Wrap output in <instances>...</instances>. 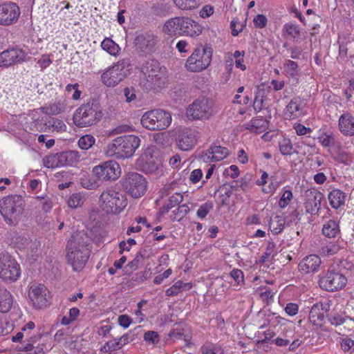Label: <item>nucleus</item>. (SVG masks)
Wrapping results in <instances>:
<instances>
[{
  "instance_id": "f257e3e1",
  "label": "nucleus",
  "mask_w": 354,
  "mask_h": 354,
  "mask_svg": "<svg viewBox=\"0 0 354 354\" xmlns=\"http://www.w3.org/2000/svg\"><path fill=\"white\" fill-rule=\"evenodd\" d=\"M89 241L86 235L80 233L73 235L68 241L66 258L75 271L82 270L89 258Z\"/></svg>"
},
{
  "instance_id": "f03ea898",
  "label": "nucleus",
  "mask_w": 354,
  "mask_h": 354,
  "mask_svg": "<svg viewBox=\"0 0 354 354\" xmlns=\"http://www.w3.org/2000/svg\"><path fill=\"white\" fill-rule=\"evenodd\" d=\"M140 139L134 135H127L115 138L105 149V153L109 157L118 159L131 158L139 147Z\"/></svg>"
},
{
  "instance_id": "7ed1b4c3",
  "label": "nucleus",
  "mask_w": 354,
  "mask_h": 354,
  "mask_svg": "<svg viewBox=\"0 0 354 354\" xmlns=\"http://www.w3.org/2000/svg\"><path fill=\"white\" fill-rule=\"evenodd\" d=\"M102 116L99 104L93 100L80 106L73 115L74 124L80 128L95 124Z\"/></svg>"
},
{
  "instance_id": "20e7f679",
  "label": "nucleus",
  "mask_w": 354,
  "mask_h": 354,
  "mask_svg": "<svg viewBox=\"0 0 354 354\" xmlns=\"http://www.w3.org/2000/svg\"><path fill=\"white\" fill-rule=\"evenodd\" d=\"M23 199L19 195H11L0 200V214L10 225H16L23 210Z\"/></svg>"
},
{
  "instance_id": "39448f33",
  "label": "nucleus",
  "mask_w": 354,
  "mask_h": 354,
  "mask_svg": "<svg viewBox=\"0 0 354 354\" xmlns=\"http://www.w3.org/2000/svg\"><path fill=\"white\" fill-rule=\"evenodd\" d=\"M141 71L151 88L156 89L165 85V71L157 60L152 59L146 61L142 66Z\"/></svg>"
},
{
  "instance_id": "423d86ee",
  "label": "nucleus",
  "mask_w": 354,
  "mask_h": 354,
  "mask_svg": "<svg viewBox=\"0 0 354 354\" xmlns=\"http://www.w3.org/2000/svg\"><path fill=\"white\" fill-rule=\"evenodd\" d=\"M171 122L170 113L162 109L147 111L141 118L142 127L152 131L165 129L169 126Z\"/></svg>"
},
{
  "instance_id": "0eeeda50",
  "label": "nucleus",
  "mask_w": 354,
  "mask_h": 354,
  "mask_svg": "<svg viewBox=\"0 0 354 354\" xmlns=\"http://www.w3.org/2000/svg\"><path fill=\"white\" fill-rule=\"evenodd\" d=\"M100 200L106 212L118 213L127 205L125 196L112 188L105 189L100 195Z\"/></svg>"
},
{
  "instance_id": "6e6552de",
  "label": "nucleus",
  "mask_w": 354,
  "mask_h": 354,
  "mask_svg": "<svg viewBox=\"0 0 354 354\" xmlns=\"http://www.w3.org/2000/svg\"><path fill=\"white\" fill-rule=\"evenodd\" d=\"M147 182L140 174L131 172L122 180V189L131 197L137 198L144 195Z\"/></svg>"
},
{
  "instance_id": "1a4fd4ad",
  "label": "nucleus",
  "mask_w": 354,
  "mask_h": 354,
  "mask_svg": "<svg viewBox=\"0 0 354 354\" xmlns=\"http://www.w3.org/2000/svg\"><path fill=\"white\" fill-rule=\"evenodd\" d=\"M21 275L19 264L8 253L0 254V278L6 283L15 282Z\"/></svg>"
},
{
  "instance_id": "9d476101",
  "label": "nucleus",
  "mask_w": 354,
  "mask_h": 354,
  "mask_svg": "<svg viewBox=\"0 0 354 354\" xmlns=\"http://www.w3.org/2000/svg\"><path fill=\"white\" fill-rule=\"evenodd\" d=\"M212 57L210 47H198L186 62L187 70L193 72L201 71L209 65Z\"/></svg>"
},
{
  "instance_id": "9b49d317",
  "label": "nucleus",
  "mask_w": 354,
  "mask_h": 354,
  "mask_svg": "<svg viewBox=\"0 0 354 354\" xmlns=\"http://www.w3.org/2000/svg\"><path fill=\"white\" fill-rule=\"evenodd\" d=\"M129 62L122 59L117 62L102 75V82L109 87H113L122 82L129 71Z\"/></svg>"
},
{
  "instance_id": "f8f14e48",
  "label": "nucleus",
  "mask_w": 354,
  "mask_h": 354,
  "mask_svg": "<svg viewBox=\"0 0 354 354\" xmlns=\"http://www.w3.org/2000/svg\"><path fill=\"white\" fill-rule=\"evenodd\" d=\"M347 279L338 271L328 270L319 278V287L326 291H337L340 290L346 284Z\"/></svg>"
},
{
  "instance_id": "ddd939ff",
  "label": "nucleus",
  "mask_w": 354,
  "mask_h": 354,
  "mask_svg": "<svg viewBox=\"0 0 354 354\" xmlns=\"http://www.w3.org/2000/svg\"><path fill=\"white\" fill-rule=\"evenodd\" d=\"M155 153L156 148L153 146L143 150L136 162V165L141 171L147 174H153L158 169L160 163Z\"/></svg>"
},
{
  "instance_id": "4468645a",
  "label": "nucleus",
  "mask_w": 354,
  "mask_h": 354,
  "mask_svg": "<svg viewBox=\"0 0 354 354\" xmlns=\"http://www.w3.org/2000/svg\"><path fill=\"white\" fill-rule=\"evenodd\" d=\"M212 112L211 102L205 97L196 100L187 109V117L194 120L208 119Z\"/></svg>"
},
{
  "instance_id": "2eb2a0df",
  "label": "nucleus",
  "mask_w": 354,
  "mask_h": 354,
  "mask_svg": "<svg viewBox=\"0 0 354 354\" xmlns=\"http://www.w3.org/2000/svg\"><path fill=\"white\" fill-rule=\"evenodd\" d=\"M95 176L101 180H115L120 176V167L118 162L113 160L106 161L93 168Z\"/></svg>"
},
{
  "instance_id": "dca6fc26",
  "label": "nucleus",
  "mask_w": 354,
  "mask_h": 354,
  "mask_svg": "<svg viewBox=\"0 0 354 354\" xmlns=\"http://www.w3.org/2000/svg\"><path fill=\"white\" fill-rule=\"evenodd\" d=\"M49 295V291L42 284L31 286L28 292V297L37 308H41L47 306L50 298Z\"/></svg>"
},
{
  "instance_id": "f3484780",
  "label": "nucleus",
  "mask_w": 354,
  "mask_h": 354,
  "mask_svg": "<svg viewBox=\"0 0 354 354\" xmlns=\"http://www.w3.org/2000/svg\"><path fill=\"white\" fill-rule=\"evenodd\" d=\"M20 10L16 3L8 2L0 6V24L8 26L18 19Z\"/></svg>"
},
{
  "instance_id": "a211bd4d",
  "label": "nucleus",
  "mask_w": 354,
  "mask_h": 354,
  "mask_svg": "<svg viewBox=\"0 0 354 354\" xmlns=\"http://www.w3.org/2000/svg\"><path fill=\"white\" fill-rule=\"evenodd\" d=\"M26 53L19 48H9L0 53V67L10 66L24 61Z\"/></svg>"
},
{
  "instance_id": "6ab92c4d",
  "label": "nucleus",
  "mask_w": 354,
  "mask_h": 354,
  "mask_svg": "<svg viewBox=\"0 0 354 354\" xmlns=\"http://www.w3.org/2000/svg\"><path fill=\"white\" fill-rule=\"evenodd\" d=\"M198 132L192 129H183L178 137L177 144L182 151H189L196 144L198 138Z\"/></svg>"
},
{
  "instance_id": "aec40b11",
  "label": "nucleus",
  "mask_w": 354,
  "mask_h": 354,
  "mask_svg": "<svg viewBox=\"0 0 354 354\" xmlns=\"http://www.w3.org/2000/svg\"><path fill=\"white\" fill-rule=\"evenodd\" d=\"M323 194L315 189H308L305 192V208L308 214L317 213L321 207Z\"/></svg>"
},
{
  "instance_id": "412c9836",
  "label": "nucleus",
  "mask_w": 354,
  "mask_h": 354,
  "mask_svg": "<svg viewBox=\"0 0 354 354\" xmlns=\"http://www.w3.org/2000/svg\"><path fill=\"white\" fill-rule=\"evenodd\" d=\"M186 17H174L167 20L162 28V31L169 35H183Z\"/></svg>"
},
{
  "instance_id": "4be33fe9",
  "label": "nucleus",
  "mask_w": 354,
  "mask_h": 354,
  "mask_svg": "<svg viewBox=\"0 0 354 354\" xmlns=\"http://www.w3.org/2000/svg\"><path fill=\"white\" fill-rule=\"evenodd\" d=\"M157 41V37L148 32L140 34L136 38V46L146 53H151L154 50Z\"/></svg>"
},
{
  "instance_id": "5701e85b",
  "label": "nucleus",
  "mask_w": 354,
  "mask_h": 354,
  "mask_svg": "<svg viewBox=\"0 0 354 354\" xmlns=\"http://www.w3.org/2000/svg\"><path fill=\"white\" fill-rule=\"evenodd\" d=\"M321 264L319 256L311 254L304 258L298 265L299 270L303 274L313 273L317 270Z\"/></svg>"
},
{
  "instance_id": "b1692460",
  "label": "nucleus",
  "mask_w": 354,
  "mask_h": 354,
  "mask_svg": "<svg viewBox=\"0 0 354 354\" xmlns=\"http://www.w3.org/2000/svg\"><path fill=\"white\" fill-rule=\"evenodd\" d=\"M229 155V150L223 147L212 145L209 149L201 155V158L204 162H208L209 160L214 161H220L225 158Z\"/></svg>"
},
{
  "instance_id": "393cba45",
  "label": "nucleus",
  "mask_w": 354,
  "mask_h": 354,
  "mask_svg": "<svg viewBox=\"0 0 354 354\" xmlns=\"http://www.w3.org/2000/svg\"><path fill=\"white\" fill-rule=\"evenodd\" d=\"M339 128L344 136H354V117L349 113H343L339 118Z\"/></svg>"
},
{
  "instance_id": "a878e982",
  "label": "nucleus",
  "mask_w": 354,
  "mask_h": 354,
  "mask_svg": "<svg viewBox=\"0 0 354 354\" xmlns=\"http://www.w3.org/2000/svg\"><path fill=\"white\" fill-rule=\"evenodd\" d=\"M63 152L49 155L44 158V165L48 168H56L66 166Z\"/></svg>"
},
{
  "instance_id": "bb28decb",
  "label": "nucleus",
  "mask_w": 354,
  "mask_h": 354,
  "mask_svg": "<svg viewBox=\"0 0 354 354\" xmlns=\"http://www.w3.org/2000/svg\"><path fill=\"white\" fill-rule=\"evenodd\" d=\"M268 116L265 115L266 118H270L271 115L270 111L267 109ZM268 118H263V116L261 118H253L250 121V122L247 124V129L250 130H252L254 129H257V133H261L264 131L268 126Z\"/></svg>"
},
{
  "instance_id": "cd10ccee",
  "label": "nucleus",
  "mask_w": 354,
  "mask_h": 354,
  "mask_svg": "<svg viewBox=\"0 0 354 354\" xmlns=\"http://www.w3.org/2000/svg\"><path fill=\"white\" fill-rule=\"evenodd\" d=\"M13 299L11 293L6 288H0V311L8 313L12 308Z\"/></svg>"
},
{
  "instance_id": "c85d7f7f",
  "label": "nucleus",
  "mask_w": 354,
  "mask_h": 354,
  "mask_svg": "<svg viewBox=\"0 0 354 354\" xmlns=\"http://www.w3.org/2000/svg\"><path fill=\"white\" fill-rule=\"evenodd\" d=\"M185 28H183V35L195 37L202 32L201 26L191 19L186 17Z\"/></svg>"
},
{
  "instance_id": "c756f323",
  "label": "nucleus",
  "mask_w": 354,
  "mask_h": 354,
  "mask_svg": "<svg viewBox=\"0 0 354 354\" xmlns=\"http://www.w3.org/2000/svg\"><path fill=\"white\" fill-rule=\"evenodd\" d=\"M340 232L339 224L333 221L329 220L326 222L322 227V233L325 236L334 238Z\"/></svg>"
},
{
  "instance_id": "7c9ffc66",
  "label": "nucleus",
  "mask_w": 354,
  "mask_h": 354,
  "mask_svg": "<svg viewBox=\"0 0 354 354\" xmlns=\"http://www.w3.org/2000/svg\"><path fill=\"white\" fill-rule=\"evenodd\" d=\"M321 305L315 304L309 313V320L315 326H322V322L324 320L325 316L323 312L319 309Z\"/></svg>"
},
{
  "instance_id": "2f4dec72",
  "label": "nucleus",
  "mask_w": 354,
  "mask_h": 354,
  "mask_svg": "<svg viewBox=\"0 0 354 354\" xmlns=\"http://www.w3.org/2000/svg\"><path fill=\"white\" fill-rule=\"evenodd\" d=\"M328 200L332 207L337 209L344 203V193L339 189H334L329 193Z\"/></svg>"
},
{
  "instance_id": "473e14b6",
  "label": "nucleus",
  "mask_w": 354,
  "mask_h": 354,
  "mask_svg": "<svg viewBox=\"0 0 354 354\" xmlns=\"http://www.w3.org/2000/svg\"><path fill=\"white\" fill-rule=\"evenodd\" d=\"M149 257L148 251L146 249H141L135 258L127 264V268H129L131 272L136 270L142 263L144 259L149 258Z\"/></svg>"
},
{
  "instance_id": "72a5a7b5",
  "label": "nucleus",
  "mask_w": 354,
  "mask_h": 354,
  "mask_svg": "<svg viewBox=\"0 0 354 354\" xmlns=\"http://www.w3.org/2000/svg\"><path fill=\"white\" fill-rule=\"evenodd\" d=\"M187 328L183 326V324H175L174 328L169 332V336L177 339L183 338L185 341H188L190 337L187 333Z\"/></svg>"
},
{
  "instance_id": "f704fd0d",
  "label": "nucleus",
  "mask_w": 354,
  "mask_h": 354,
  "mask_svg": "<svg viewBox=\"0 0 354 354\" xmlns=\"http://www.w3.org/2000/svg\"><path fill=\"white\" fill-rule=\"evenodd\" d=\"M65 104L61 100L51 104L49 106H42L40 110L42 113L48 115H57L63 112L65 109Z\"/></svg>"
},
{
  "instance_id": "c9c22d12",
  "label": "nucleus",
  "mask_w": 354,
  "mask_h": 354,
  "mask_svg": "<svg viewBox=\"0 0 354 354\" xmlns=\"http://www.w3.org/2000/svg\"><path fill=\"white\" fill-rule=\"evenodd\" d=\"M101 46L110 55L115 56L118 54L120 50L119 46L109 38L104 39L102 42Z\"/></svg>"
},
{
  "instance_id": "e433bc0d",
  "label": "nucleus",
  "mask_w": 354,
  "mask_h": 354,
  "mask_svg": "<svg viewBox=\"0 0 354 354\" xmlns=\"http://www.w3.org/2000/svg\"><path fill=\"white\" fill-rule=\"evenodd\" d=\"M301 104V101L299 97L292 99L286 106V114H288L289 117L297 116V113L300 111Z\"/></svg>"
},
{
  "instance_id": "4c0bfd02",
  "label": "nucleus",
  "mask_w": 354,
  "mask_h": 354,
  "mask_svg": "<svg viewBox=\"0 0 354 354\" xmlns=\"http://www.w3.org/2000/svg\"><path fill=\"white\" fill-rule=\"evenodd\" d=\"M183 199V196L180 194H175L169 197L168 202L162 207V212H167L174 207L179 205Z\"/></svg>"
},
{
  "instance_id": "58836bf2",
  "label": "nucleus",
  "mask_w": 354,
  "mask_h": 354,
  "mask_svg": "<svg viewBox=\"0 0 354 354\" xmlns=\"http://www.w3.org/2000/svg\"><path fill=\"white\" fill-rule=\"evenodd\" d=\"M284 225V219L279 216H276L274 218L270 220V228L272 232L275 234H278L283 230Z\"/></svg>"
},
{
  "instance_id": "ea45409f",
  "label": "nucleus",
  "mask_w": 354,
  "mask_h": 354,
  "mask_svg": "<svg viewBox=\"0 0 354 354\" xmlns=\"http://www.w3.org/2000/svg\"><path fill=\"white\" fill-rule=\"evenodd\" d=\"M95 139L91 135H84L81 136L78 140V146L83 150L90 149L95 144Z\"/></svg>"
},
{
  "instance_id": "a19ab883",
  "label": "nucleus",
  "mask_w": 354,
  "mask_h": 354,
  "mask_svg": "<svg viewBox=\"0 0 354 354\" xmlns=\"http://www.w3.org/2000/svg\"><path fill=\"white\" fill-rule=\"evenodd\" d=\"M169 6L164 2H157L151 8L152 12L156 15H165L169 11Z\"/></svg>"
},
{
  "instance_id": "79ce46f5",
  "label": "nucleus",
  "mask_w": 354,
  "mask_h": 354,
  "mask_svg": "<svg viewBox=\"0 0 354 354\" xmlns=\"http://www.w3.org/2000/svg\"><path fill=\"white\" fill-rule=\"evenodd\" d=\"M283 29L294 39L297 41L301 38V31L297 26L292 24H286Z\"/></svg>"
},
{
  "instance_id": "37998d69",
  "label": "nucleus",
  "mask_w": 354,
  "mask_h": 354,
  "mask_svg": "<svg viewBox=\"0 0 354 354\" xmlns=\"http://www.w3.org/2000/svg\"><path fill=\"white\" fill-rule=\"evenodd\" d=\"M202 354H224L221 346L207 343L201 347Z\"/></svg>"
},
{
  "instance_id": "c03bdc74",
  "label": "nucleus",
  "mask_w": 354,
  "mask_h": 354,
  "mask_svg": "<svg viewBox=\"0 0 354 354\" xmlns=\"http://www.w3.org/2000/svg\"><path fill=\"white\" fill-rule=\"evenodd\" d=\"M65 157V161L66 165H73L75 162H79L80 156L77 151H68L63 152Z\"/></svg>"
},
{
  "instance_id": "a18cd8bd",
  "label": "nucleus",
  "mask_w": 354,
  "mask_h": 354,
  "mask_svg": "<svg viewBox=\"0 0 354 354\" xmlns=\"http://www.w3.org/2000/svg\"><path fill=\"white\" fill-rule=\"evenodd\" d=\"M280 152L284 156H290L293 153V147L290 140L284 139L279 142Z\"/></svg>"
},
{
  "instance_id": "49530a36",
  "label": "nucleus",
  "mask_w": 354,
  "mask_h": 354,
  "mask_svg": "<svg viewBox=\"0 0 354 354\" xmlns=\"http://www.w3.org/2000/svg\"><path fill=\"white\" fill-rule=\"evenodd\" d=\"M83 203V198L80 193L72 194L68 200V205L70 207L76 208Z\"/></svg>"
},
{
  "instance_id": "de8ad7c7",
  "label": "nucleus",
  "mask_w": 354,
  "mask_h": 354,
  "mask_svg": "<svg viewBox=\"0 0 354 354\" xmlns=\"http://www.w3.org/2000/svg\"><path fill=\"white\" fill-rule=\"evenodd\" d=\"M328 322L335 326H342L345 317H343L338 313H329L326 315Z\"/></svg>"
},
{
  "instance_id": "09e8293b",
  "label": "nucleus",
  "mask_w": 354,
  "mask_h": 354,
  "mask_svg": "<svg viewBox=\"0 0 354 354\" xmlns=\"http://www.w3.org/2000/svg\"><path fill=\"white\" fill-rule=\"evenodd\" d=\"M212 208V203L206 202L199 207L198 209L197 210L196 214L199 218H203L207 215V214Z\"/></svg>"
},
{
  "instance_id": "8fccbe9b",
  "label": "nucleus",
  "mask_w": 354,
  "mask_h": 354,
  "mask_svg": "<svg viewBox=\"0 0 354 354\" xmlns=\"http://www.w3.org/2000/svg\"><path fill=\"white\" fill-rule=\"evenodd\" d=\"M144 339L151 344H156L160 341V337L156 331H147L144 335Z\"/></svg>"
},
{
  "instance_id": "3c124183",
  "label": "nucleus",
  "mask_w": 354,
  "mask_h": 354,
  "mask_svg": "<svg viewBox=\"0 0 354 354\" xmlns=\"http://www.w3.org/2000/svg\"><path fill=\"white\" fill-rule=\"evenodd\" d=\"M292 198V193L290 190H286L281 196L279 205L281 208L286 207Z\"/></svg>"
},
{
  "instance_id": "603ef678",
  "label": "nucleus",
  "mask_w": 354,
  "mask_h": 354,
  "mask_svg": "<svg viewBox=\"0 0 354 354\" xmlns=\"http://www.w3.org/2000/svg\"><path fill=\"white\" fill-rule=\"evenodd\" d=\"M175 3L181 10H191L195 7L192 0H175Z\"/></svg>"
},
{
  "instance_id": "864d4df0",
  "label": "nucleus",
  "mask_w": 354,
  "mask_h": 354,
  "mask_svg": "<svg viewBox=\"0 0 354 354\" xmlns=\"http://www.w3.org/2000/svg\"><path fill=\"white\" fill-rule=\"evenodd\" d=\"M183 283L181 281L176 282L174 285H173L171 287H170L166 290V295L173 296L178 295V292L180 291L181 288H183Z\"/></svg>"
},
{
  "instance_id": "5fc2aeb1",
  "label": "nucleus",
  "mask_w": 354,
  "mask_h": 354,
  "mask_svg": "<svg viewBox=\"0 0 354 354\" xmlns=\"http://www.w3.org/2000/svg\"><path fill=\"white\" fill-rule=\"evenodd\" d=\"M274 244L272 243H269L266 251L265 252L264 254L261 257V261L263 263H265L266 261H268V259L270 257H274Z\"/></svg>"
},
{
  "instance_id": "6e6d98bb",
  "label": "nucleus",
  "mask_w": 354,
  "mask_h": 354,
  "mask_svg": "<svg viewBox=\"0 0 354 354\" xmlns=\"http://www.w3.org/2000/svg\"><path fill=\"white\" fill-rule=\"evenodd\" d=\"M254 24L257 28H263L267 24V18L263 15H258L253 20Z\"/></svg>"
},
{
  "instance_id": "4d7b16f0",
  "label": "nucleus",
  "mask_w": 354,
  "mask_h": 354,
  "mask_svg": "<svg viewBox=\"0 0 354 354\" xmlns=\"http://www.w3.org/2000/svg\"><path fill=\"white\" fill-rule=\"evenodd\" d=\"M321 143L324 147H330L335 145V138L333 135H327L319 138Z\"/></svg>"
},
{
  "instance_id": "13d9d810",
  "label": "nucleus",
  "mask_w": 354,
  "mask_h": 354,
  "mask_svg": "<svg viewBox=\"0 0 354 354\" xmlns=\"http://www.w3.org/2000/svg\"><path fill=\"white\" fill-rule=\"evenodd\" d=\"M42 229L45 231H49L54 228L55 226V222L54 221L48 217H45L42 221V223H40Z\"/></svg>"
},
{
  "instance_id": "bf43d9fd",
  "label": "nucleus",
  "mask_w": 354,
  "mask_h": 354,
  "mask_svg": "<svg viewBox=\"0 0 354 354\" xmlns=\"http://www.w3.org/2000/svg\"><path fill=\"white\" fill-rule=\"evenodd\" d=\"M202 177H203V172H202L201 169H196L193 170L191 172V174L189 176V180L193 183H196L199 182V180L202 178Z\"/></svg>"
},
{
  "instance_id": "052dcab7",
  "label": "nucleus",
  "mask_w": 354,
  "mask_h": 354,
  "mask_svg": "<svg viewBox=\"0 0 354 354\" xmlns=\"http://www.w3.org/2000/svg\"><path fill=\"white\" fill-rule=\"evenodd\" d=\"M344 328L346 330L347 332H353L354 331V319L351 318L350 317L346 316L344 319Z\"/></svg>"
},
{
  "instance_id": "680f3d73",
  "label": "nucleus",
  "mask_w": 354,
  "mask_h": 354,
  "mask_svg": "<svg viewBox=\"0 0 354 354\" xmlns=\"http://www.w3.org/2000/svg\"><path fill=\"white\" fill-rule=\"evenodd\" d=\"M339 250V247L335 244L330 243L323 248V252L327 255H333Z\"/></svg>"
},
{
  "instance_id": "e2e57ef3",
  "label": "nucleus",
  "mask_w": 354,
  "mask_h": 354,
  "mask_svg": "<svg viewBox=\"0 0 354 354\" xmlns=\"http://www.w3.org/2000/svg\"><path fill=\"white\" fill-rule=\"evenodd\" d=\"M124 93L126 97V100L130 102L136 98L135 90L133 87H127L124 89Z\"/></svg>"
},
{
  "instance_id": "0e129e2a",
  "label": "nucleus",
  "mask_w": 354,
  "mask_h": 354,
  "mask_svg": "<svg viewBox=\"0 0 354 354\" xmlns=\"http://www.w3.org/2000/svg\"><path fill=\"white\" fill-rule=\"evenodd\" d=\"M118 324L120 326L123 328H128L131 323V318L127 315H122L118 317Z\"/></svg>"
},
{
  "instance_id": "69168bd1",
  "label": "nucleus",
  "mask_w": 354,
  "mask_h": 354,
  "mask_svg": "<svg viewBox=\"0 0 354 354\" xmlns=\"http://www.w3.org/2000/svg\"><path fill=\"white\" fill-rule=\"evenodd\" d=\"M172 271L171 268L165 270L162 274L156 276L153 280V282L156 284H160L165 279H167L171 274Z\"/></svg>"
},
{
  "instance_id": "338daca9",
  "label": "nucleus",
  "mask_w": 354,
  "mask_h": 354,
  "mask_svg": "<svg viewBox=\"0 0 354 354\" xmlns=\"http://www.w3.org/2000/svg\"><path fill=\"white\" fill-rule=\"evenodd\" d=\"M230 275L238 283L243 281V272L241 270L234 269L231 271Z\"/></svg>"
},
{
  "instance_id": "774afa93",
  "label": "nucleus",
  "mask_w": 354,
  "mask_h": 354,
  "mask_svg": "<svg viewBox=\"0 0 354 354\" xmlns=\"http://www.w3.org/2000/svg\"><path fill=\"white\" fill-rule=\"evenodd\" d=\"M188 212L189 207L186 205H180L176 210L174 211L175 215L179 217V218H181L185 216Z\"/></svg>"
}]
</instances>
